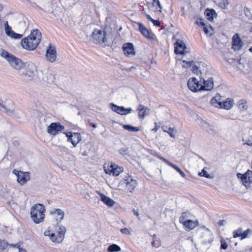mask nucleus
Here are the masks:
<instances>
[{
    "label": "nucleus",
    "mask_w": 252,
    "mask_h": 252,
    "mask_svg": "<svg viewBox=\"0 0 252 252\" xmlns=\"http://www.w3.org/2000/svg\"><path fill=\"white\" fill-rule=\"evenodd\" d=\"M158 158H159L160 160H162L164 162L168 164V165H170L171 163V162L165 159V158H163L162 157L160 156H158Z\"/></svg>",
    "instance_id": "nucleus-49"
},
{
    "label": "nucleus",
    "mask_w": 252,
    "mask_h": 252,
    "mask_svg": "<svg viewBox=\"0 0 252 252\" xmlns=\"http://www.w3.org/2000/svg\"><path fill=\"white\" fill-rule=\"evenodd\" d=\"M174 52L177 55H183L186 53V45L185 42L181 40L177 39L175 43Z\"/></svg>",
    "instance_id": "nucleus-11"
},
{
    "label": "nucleus",
    "mask_w": 252,
    "mask_h": 252,
    "mask_svg": "<svg viewBox=\"0 0 252 252\" xmlns=\"http://www.w3.org/2000/svg\"><path fill=\"white\" fill-rule=\"evenodd\" d=\"M174 132V129L173 128L169 127L168 128L167 133H168L171 137L174 138L175 137V135Z\"/></svg>",
    "instance_id": "nucleus-45"
},
{
    "label": "nucleus",
    "mask_w": 252,
    "mask_h": 252,
    "mask_svg": "<svg viewBox=\"0 0 252 252\" xmlns=\"http://www.w3.org/2000/svg\"><path fill=\"white\" fill-rule=\"evenodd\" d=\"M218 97H220V94H218V95H216L215 97H214L211 100V104H212V105L213 106H214L215 107H220V106H219V104H218V102H217V98Z\"/></svg>",
    "instance_id": "nucleus-36"
},
{
    "label": "nucleus",
    "mask_w": 252,
    "mask_h": 252,
    "mask_svg": "<svg viewBox=\"0 0 252 252\" xmlns=\"http://www.w3.org/2000/svg\"><path fill=\"white\" fill-rule=\"evenodd\" d=\"M161 128L164 132H167L168 128L167 126H163Z\"/></svg>",
    "instance_id": "nucleus-60"
},
{
    "label": "nucleus",
    "mask_w": 252,
    "mask_h": 252,
    "mask_svg": "<svg viewBox=\"0 0 252 252\" xmlns=\"http://www.w3.org/2000/svg\"><path fill=\"white\" fill-rule=\"evenodd\" d=\"M123 171V168L121 167H118L116 166L115 164H114L113 166V170L112 172V175L115 176H118Z\"/></svg>",
    "instance_id": "nucleus-28"
},
{
    "label": "nucleus",
    "mask_w": 252,
    "mask_h": 252,
    "mask_svg": "<svg viewBox=\"0 0 252 252\" xmlns=\"http://www.w3.org/2000/svg\"><path fill=\"white\" fill-rule=\"evenodd\" d=\"M146 16L147 18L149 20H150V21H151V22H152V20H153V18L151 17V16H150V15H149V14H146Z\"/></svg>",
    "instance_id": "nucleus-62"
},
{
    "label": "nucleus",
    "mask_w": 252,
    "mask_h": 252,
    "mask_svg": "<svg viewBox=\"0 0 252 252\" xmlns=\"http://www.w3.org/2000/svg\"><path fill=\"white\" fill-rule=\"evenodd\" d=\"M5 30V33L6 35H9V32L12 31V28L11 27H9V28H6V29H4Z\"/></svg>",
    "instance_id": "nucleus-56"
},
{
    "label": "nucleus",
    "mask_w": 252,
    "mask_h": 252,
    "mask_svg": "<svg viewBox=\"0 0 252 252\" xmlns=\"http://www.w3.org/2000/svg\"><path fill=\"white\" fill-rule=\"evenodd\" d=\"M237 177L240 179L243 184L248 188L250 187V184L252 183V171L248 170L245 174H242L240 173L237 174Z\"/></svg>",
    "instance_id": "nucleus-5"
},
{
    "label": "nucleus",
    "mask_w": 252,
    "mask_h": 252,
    "mask_svg": "<svg viewBox=\"0 0 252 252\" xmlns=\"http://www.w3.org/2000/svg\"><path fill=\"white\" fill-rule=\"evenodd\" d=\"M121 251V248L116 244H112L108 248V251L110 252H118Z\"/></svg>",
    "instance_id": "nucleus-30"
},
{
    "label": "nucleus",
    "mask_w": 252,
    "mask_h": 252,
    "mask_svg": "<svg viewBox=\"0 0 252 252\" xmlns=\"http://www.w3.org/2000/svg\"><path fill=\"white\" fill-rule=\"evenodd\" d=\"M132 212H133L134 215L136 216L138 218L139 216V213L137 210H135V209H133L132 210Z\"/></svg>",
    "instance_id": "nucleus-59"
},
{
    "label": "nucleus",
    "mask_w": 252,
    "mask_h": 252,
    "mask_svg": "<svg viewBox=\"0 0 252 252\" xmlns=\"http://www.w3.org/2000/svg\"><path fill=\"white\" fill-rule=\"evenodd\" d=\"M169 166L175 169L178 173L180 172L181 170L180 168H179L177 166L172 163H171Z\"/></svg>",
    "instance_id": "nucleus-51"
},
{
    "label": "nucleus",
    "mask_w": 252,
    "mask_h": 252,
    "mask_svg": "<svg viewBox=\"0 0 252 252\" xmlns=\"http://www.w3.org/2000/svg\"><path fill=\"white\" fill-rule=\"evenodd\" d=\"M189 89L193 92H197L202 91V85L199 83V81L195 77L189 79L188 82Z\"/></svg>",
    "instance_id": "nucleus-9"
},
{
    "label": "nucleus",
    "mask_w": 252,
    "mask_h": 252,
    "mask_svg": "<svg viewBox=\"0 0 252 252\" xmlns=\"http://www.w3.org/2000/svg\"><path fill=\"white\" fill-rule=\"evenodd\" d=\"M204 85H202V90L211 91L214 87L213 79L212 77H209L207 80L203 81Z\"/></svg>",
    "instance_id": "nucleus-21"
},
{
    "label": "nucleus",
    "mask_w": 252,
    "mask_h": 252,
    "mask_svg": "<svg viewBox=\"0 0 252 252\" xmlns=\"http://www.w3.org/2000/svg\"><path fill=\"white\" fill-rule=\"evenodd\" d=\"M57 57V53L56 47L49 44L46 52V58L47 61L51 63L55 62Z\"/></svg>",
    "instance_id": "nucleus-8"
},
{
    "label": "nucleus",
    "mask_w": 252,
    "mask_h": 252,
    "mask_svg": "<svg viewBox=\"0 0 252 252\" xmlns=\"http://www.w3.org/2000/svg\"><path fill=\"white\" fill-rule=\"evenodd\" d=\"M189 215V213L187 212H184L182 213V214L181 217L179 218V221L181 223H183L186 220H185L186 218L188 217V215Z\"/></svg>",
    "instance_id": "nucleus-37"
},
{
    "label": "nucleus",
    "mask_w": 252,
    "mask_h": 252,
    "mask_svg": "<svg viewBox=\"0 0 252 252\" xmlns=\"http://www.w3.org/2000/svg\"><path fill=\"white\" fill-rule=\"evenodd\" d=\"M245 144L250 146H252V136L249 138V139L246 141Z\"/></svg>",
    "instance_id": "nucleus-52"
},
{
    "label": "nucleus",
    "mask_w": 252,
    "mask_h": 252,
    "mask_svg": "<svg viewBox=\"0 0 252 252\" xmlns=\"http://www.w3.org/2000/svg\"><path fill=\"white\" fill-rule=\"evenodd\" d=\"M8 63L11 66L16 70H20L24 66L22 60L16 58L15 56H12V57H11V59Z\"/></svg>",
    "instance_id": "nucleus-12"
},
{
    "label": "nucleus",
    "mask_w": 252,
    "mask_h": 252,
    "mask_svg": "<svg viewBox=\"0 0 252 252\" xmlns=\"http://www.w3.org/2000/svg\"><path fill=\"white\" fill-rule=\"evenodd\" d=\"M243 42L237 33L235 34L232 37V48L234 50H239L242 47Z\"/></svg>",
    "instance_id": "nucleus-16"
},
{
    "label": "nucleus",
    "mask_w": 252,
    "mask_h": 252,
    "mask_svg": "<svg viewBox=\"0 0 252 252\" xmlns=\"http://www.w3.org/2000/svg\"><path fill=\"white\" fill-rule=\"evenodd\" d=\"M202 21V19H199L196 21V24L199 26L200 27H204V26H206V24L204 23Z\"/></svg>",
    "instance_id": "nucleus-48"
},
{
    "label": "nucleus",
    "mask_w": 252,
    "mask_h": 252,
    "mask_svg": "<svg viewBox=\"0 0 252 252\" xmlns=\"http://www.w3.org/2000/svg\"><path fill=\"white\" fill-rule=\"evenodd\" d=\"M123 128L128 131L136 132L139 130V128L137 127H134L131 125H123Z\"/></svg>",
    "instance_id": "nucleus-31"
},
{
    "label": "nucleus",
    "mask_w": 252,
    "mask_h": 252,
    "mask_svg": "<svg viewBox=\"0 0 252 252\" xmlns=\"http://www.w3.org/2000/svg\"><path fill=\"white\" fill-rule=\"evenodd\" d=\"M64 129V126L60 123H52L47 127V132L55 136L61 132Z\"/></svg>",
    "instance_id": "nucleus-7"
},
{
    "label": "nucleus",
    "mask_w": 252,
    "mask_h": 252,
    "mask_svg": "<svg viewBox=\"0 0 252 252\" xmlns=\"http://www.w3.org/2000/svg\"><path fill=\"white\" fill-rule=\"evenodd\" d=\"M229 3L228 0H222L220 3V5L222 8L225 9L227 8Z\"/></svg>",
    "instance_id": "nucleus-40"
},
{
    "label": "nucleus",
    "mask_w": 252,
    "mask_h": 252,
    "mask_svg": "<svg viewBox=\"0 0 252 252\" xmlns=\"http://www.w3.org/2000/svg\"><path fill=\"white\" fill-rule=\"evenodd\" d=\"M198 221H195L190 220H187L183 223V225L187 228L188 231L193 229L198 225Z\"/></svg>",
    "instance_id": "nucleus-24"
},
{
    "label": "nucleus",
    "mask_w": 252,
    "mask_h": 252,
    "mask_svg": "<svg viewBox=\"0 0 252 252\" xmlns=\"http://www.w3.org/2000/svg\"><path fill=\"white\" fill-rule=\"evenodd\" d=\"M8 245V244L7 241L4 240H1L0 239V250H5Z\"/></svg>",
    "instance_id": "nucleus-38"
},
{
    "label": "nucleus",
    "mask_w": 252,
    "mask_h": 252,
    "mask_svg": "<svg viewBox=\"0 0 252 252\" xmlns=\"http://www.w3.org/2000/svg\"><path fill=\"white\" fill-rule=\"evenodd\" d=\"M123 185L125 186L126 191L132 192L137 186V182L136 180L129 176L127 179L122 180L119 186Z\"/></svg>",
    "instance_id": "nucleus-4"
},
{
    "label": "nucleus",
    "mask_w": 252,
    "mask_h": 252,
    "mask_svg": "<svg viewBox=\"0 0 252 252\" xmlns=\"http://www.w3.org/2000/svg\"><path fill=\"white\" fill-rule=\"evenodd\" d=\"M10 246L17 248L19 250V252H27L26 250L25 249H22L20 248V246L19 245H18V244L16 245H11Z\"/></svg>",
    "instance_id": "nucleus-47"
},
{
    "label": "nucleus",
    "mask_w": 252,
    "mask_h": 252,
    "mask_svg": "<svg viewBox=\"0 0 252 252\" xmlns=\"http://www.w3.org/2000/svg\"><path fill=\"white\" fill-rule=\"evenodd\" d=\"M152 22L156 26L158 27L160 26V22L158 20L153 19V20H152Z\"/></svg>",
    "instance_id": "nucleus-54"
},
{
    "label": "nucleus",
    "mask_w": 252,
    "mask_h": 252,
    "mask_svg": "<svg viewBox=\"0 0 252 252\" xmlns=\"http://www.w3.org/2000/svg\"><path fill=\"white\" fill-rule=\"evenodd\" d=\"M119 152L120 154L122 155L125 157H129L130 156L128 152V148L126 147H123L120 148L119 150Z\"/></svg>",
    "instance_id": "nucleus-35"
},
{
    "label": "nucleus",
    "mask_w": 252,
    "mask_h": 252,
    "mask_svg": "<svg viewBox=\"0 0 252 252\" xmlns=\"http://www.w3.org/2000/svg\"><path fill=\"white\" fill-rule=\"evenodd\" d=\"M252 233V230L250 229H247L246 230L243 232L242 239L247 238L249 235Z\"/></svg>",
    "instance_id": "nucleus-43"
},
{
    "label": "nucleus",
    "mask_w": 252,
    "mask_h": 252,
    "mask_svg": "<svg viewBox=\"0 0 252 252\" xmlns=\"http://www.w3.org/2000/svg\"><path fill=\"white\" fill-rule=\"evenodd\" d=\"M152 246L155 248H158L160 246V243L158 239H157L156 234L153 236V241L152 242Z\"/></svg>",
    "instance_id": "nucleus-32"
},
{
    "label": "nucleus",
    "mask_w": 252,
    "mask_h": 252,
    "mask_svg": "<svg viewBox=\"0 0 252 252\" xmlns=\"http://www.w3.org/2000/svg\"><path fill=\"white\" fill-rule=\"evenodd\" d=\"M64 133L68 138L67 140L70 141L74 147L81 140V136L80 133L69 132Z\"/></svg>",
    "instance_id": "nucleus-10"
},
{
    "label": "nucleus",
    "mask_w": 252,
    "mask_h": 252,
    "mask_svg": "<svg viewBox=\"0 0 252 252\" xmlns=\"http://www.w3.org/2000/svg\"><path fill=\"white\" fill-rule=\"evenodd\" d=\"M226 223V221L225 220H220L218 222V224L219 226H223Z\"/></svg>",
    "instance_id": "nucleus-55"
},
{
    "label": "nucleus",
    "mask_w": 252,
    "mask_h": 252,
    "mask_svg": "<svg viewBox=\"0 0 252 252\" xmlns=\"http://www.w3.org/2000/svg\"><path fill=\"white\" fill-rule=\"evenodd\" d=\"M35 66L33 64H29L27 67L26 68L25 71L23 73V75L25 77V79L28 80H31L33 79L35 73H34Z\"/></svg>",
    "instance_id": "nucleus-13"
},
{
    "label": "nucleus",
    "mask_w": 252,
    "mask_h": 252,
    "mask_svg": "<svg viewBox=\"0 0 252 252\" xmlns=\"http://www.w3.org/2000/svg\"><path fill=\"white\" fill-rule=\"evenodd\" d=\"M220 249L223 250H226L228 247V245L226 242L225 240L223 239L220 240Z\"/></svg>",
    "instance_id": "nucleus-41"
},
{
    "label": "nucleus",
    "mask_w": 252,
    "mask_h": 252,
    "mask_svg": "<svg viewBox=\"0 0 252 252\" xmlns=\"http://www.w3.org/2000/svg\"><path fill=\"white\" fill-rule=\"evenodd\" d=\"M203 31L206 34H208L209 33V30L206 25L203 27Z\"/></svg>",
    "instance_id": "nucleus-58"
},
{
    "label": "nucleus",
    "mask_w": 252,
    "mask_h": 252,
    "mask_svg": "<svg viewBox=\"0 0 252 252\" xmlns=\"http://www.w3.org/2000/svg\"><path fill=\"white\" fill-rule=\"evenodd\" d=\"M125 115H126L131 112L132 109L131 108H125Z\"/></svg>",
    "instance_id": "nucleus-57"
},
{
    "label": "nucleus",
    "mask_w": 252,
    "mask_h": 252,
    "mask_svg": "<svg viewBox=\"0 0 252 252\" xmlns=\"http://www.w3.org/2000/svg\"><path fill=\"white\" fill-rule=\"evenodd\" d=\"M183 62L186 64L187 65H183V67L184 68H188V67H190L191 65H192L193 63H194V61H189L187 62L185 60L183 61Z\"/></svg>",
    "instance_id": "nucleus-44"
},
{
    "label": "nucleus",
    "mask_w": 252,
    "mask_h": 252,
    "mask_svg": "<svg viewBox=\"0 0 252 252\" xmlns=\"http://www.w3.org/2000/svg\"><path fill=\"white\" fill-rule=\"evenodd\" d=\"M7 35L14 39H20L23 36L22 34L15 33L13 30L9 32V35Z\"/></svg>",
    "instance_id": "nucleus-33"
},
{
    "label": "nucleus",
    "mask_w": 252,
    "mask_h": 252,
    "mask_svg": "<svg viewBox=\"0 0 252 252\" xmlns=\"http://www.w3.org/2000/svg\"><path fill=\"white\" fill-rule=\"evenodd\" d=\"M0 106L4 109V110L5 111V112L8 114L9 115H12V114H13V111H12V110H8L7 109V108L6 107V106L5 105H4L3 104H1L0 102Z\"/></svg>",
    "instance_id": "nucleus-46"
},
{
    "label": "nucleus",
    "mask_w": 252,
    "mask_h": 252,
    "mask_svg": "<svg viewBox=\"0 0 252 252\" xmlns=\"http://www.w3.org/2000/svg\"><path fill=\"white\" fill-rule=\"evenodd\" d=\"M113 166L114 164H112V163L110 165L105 164L103 168L105 173L109 175L112 174L113 170Z\"/></svg>",
    "instance_id": "nucleus-29"
},
{
    "label": "nucleus",
    "mask_w": 252,
    "mask_h": 252,
    "mask_svg": "<svg viewBox=\"0 0 252 252\" xmlns=\"http://www.w3.org/2000/svg\"><path fill=\"white\" fill-rule=\"evenodd\" d=\"M91 40L96 44H104L106 45L107 39L105 32L101 30L95 29L91 35Z\"/></svg>",
    "instance_id": "nucleus-3"
},
{
    "label": "nucleus",
    "mask_w": 252,
    "mask_h": 252,
    "mask_svg": "<svg viewBox=\"0 0 252 252\" xmlns=\"http://www.w3.org/2000/svg\"><path fill=\"white\" fill-rule=\"evenodd\" d=\"M123 49L125 54L128 57L133 56L135 55L134 46L132 43L128 42L125 43L123 46Z\"/></svg>",
    "instance_id": "nucleus-15"
},
{
    "label": "nucleus",
    "mask_w": 252,
    "mask_h": 252,
    "mask_svg": "<svg viewBox=\"0 0 252 252\" xmlns=\"http://www.w3.org/2000/svg\"><path fill=\"white\" fill-rule=\"evenodd\" d=\"M30 180V174L28 172H22L21 174L18 176L17 181L21 185H23Z\"/></svg>",
    "instance_id": "nucleus-18"
},
{
    "label": "nucleus",
    "mask_w": 252,
    "mask_h": 252,
    "mask_svg": "<svg viewBox=\"0 0 252 252\" xmlns=\"http://www.w3.org/2000/svg\"><path fill=\"white\" fill-rule=\"evenodd\" d=\"M4 29H6V28H9L10 27V26H9L7 21H6L4 22Z\"/></svg>",
    "instance_id": "nucleus-61"
},
{
    "label": "nucleus",
    "mask_w": 252,
    "mask_h": 252,
    "mask_svg": "<svg viewBox=\"0 0 252 252\" xmlns=\"http://www.w3.org/2000/svg\"><path fill=\"white\" fill-rule=\"evenodd\" d=\"M179 173L183 177H185L186 174L184 173V172L181 170Z\"/></svg>",
    "instance_id": "nucleus-63"
},
{
    "label": "nucleus",
    "mask_w": 252,
    "mask_h": 252,
    "mask_svg": "<svg viewBox=\"0 0 252 252\" xmlns=\"http://www.w3.org/2000/svg\"><path fill=\"white\" fill-rule=\"evenodd\" d=\"M120 231L124 234H130V232L126 227L121 229Z\"/></svg>",
    "instance_id": "nucleus-50"
},
{
    "label": "nucleus",
    "mask_w": 252,
    "mask_h": 252,
    "mask_svg": "<svg viewBox=\"0 0 252 252\" xmlns=\"http://www.w3.org/2000/svg\"><path fill=\"white\" fill-rule=\"evenodd\" d=\"M22 171H18L16 169H14L13 171H12V173L14 175H15L18 178V176H19L21 173H22Z\"/></svg>",
    "instance_id": "nucleus-53"
},
{
    "label": "nucleus",
    "mask_w": 252,
    "mask_h": 252,
    "mask_svg": "<svg viewBox=\"0 0 252 252\" xmlns=\"http://www.w3.org/2000/svg\"><path fill=\"white\" fill-rule=\"evenodd\" d=\"M42 80L44 82H47L48 84H51L54 82L55 77L51 71H47V72L43 73Z\"/></svg>",
    "instance_id": "nucleus-19"
},
{
    "label": "nucleus",
    "mask_w": 252,
    "mask_h": 252,
    "mask_svg": "<svg viewBox=\"0 0 252 252\" xmlns=\"http://www.w3.org/2000/svg\"><path fill=\"white\" fill-rule=\"evenodd\" d=\"M199 176L205 177L207 178L210 179L211 178L210 174L208 173V172L205 170V169H203L202 172L199 173L198 174Z\"/></svg>",
    "instance_id": "nucleus-42"
},
{
    "label": "nucleus",
    "mask_w": 252,
    "mask_h": 252,
    "mask_svg": "<svg viewBox=\"0 0 252 252\" xmlns=\"http://www.w3.org/2000/svg\"><path fill=\"white\" fill-rule=\"evenodd\" d=\"M205 14L207 19L210 22L213 21L214 17L217 15L216 12L213 9H207L205 11Z\"/></svg>",
    "instance_id": "nucleus-26"
},
{
    "label": "nucleus",
    "mask_w": 252,
    "mask_h": 252,
    "mask_svg": "<svg viewBox=\"0 0 252 252\" xmlns=\"http://www.w3.org/2000/svg\"><path fill=\"white\" fill-rule=\"evenodd\" d=\"M58 235H56L54 233H51L50 238L52 242L60 243L64 239L66 229L64 226H59V230H58Z\"/></svg>",
    "instance_id": "nucleus-6"
},
{
    "label": "nucleus",
    "mask_w": 252,
    "mask_h": 252,
    "mask_svg": "<svg viewBox=\"0 0 252 252\" xmlns=\"http://www.w3.org/2000/svg\"><path fill=\"white\" fill-rule=\"evenodd\" d=\"M138 25L140 32L144 36L150 39H154V34L142 23H138Z\"/></svg>",
    "instance_id": "nucleus-14"
},
{
    "label": "nucleus",
    "mask_w": 252,
    "mask_h": 252,
    "mask_svg": "<svg viewBox=\"0 0 252 252\" xmlns=\"http://www.w3.org/2000/svg\"><path fill=\"white\" fill-rule=\"evenodd\" d=\"M41 33L37 29L32 30L31 34L21 41L22 47L28 50H34L40 42Z\"/></svg>",
    "instance_id": "nucleus-1"
},
{
    "label": "nucleus",
    "mask_w": 252,
    "mask_h": 252,
    "mask_svg": "<svg viewBox=\"0 0 252 252\" xmlns=\"http://www.w3.org/2000/svg\"><path fill=\"white\" fill-rule=\"evenodd\" d=\"M243 230L241 228H239V229L233 231V237L237 238L238 237H241V239L242 240V235H243Z\"/></svg>",
    "instance_id": "nucleus-34"
},
{
    "label": "nucleus",
    "mask_w": 252,
    "mask_h": 252,
    "mask_svg": "<svg viewBox=\"0 0 252 252\" xmlns=\"http://www.w3.org/2000/svg\"><path fill=\"white\" fill-rule=\"evenodd\" d=\"M0 55L1 57L5 58L8 62L10 60L11 57H12L13 56L12 55L10 54L6 51L3 49H1L0 51Z\"/></svg>",
    "instance_id": "nucleus-27"
},
{
    "label": "nucleus",
    "mask_w": 252,
    "mask_h": 252,
    "mask_svg": "<svg viewBox=\"0 0 252 252\" xmlns=\"http://www.w3.org/2000/svg\"><path fill=\"white\" fill-rule=\"evenodd\" d=\"M110 106L112 110L118 114L124 115L125 108L123 106H119L114 103H110Z\"/></svg>",
    "instance_id": "nucleus-23"
},
{
    "label": "nucleus",
    "mask_w": 252,
    "mask_h": 252,
    "mask_svg": "<svg viewBox=\"0 0 252 252\" xmlns=\"http://www.w3.org/2000/svg\"><path fill=\"white\" fill-rule=\"evenodd\" d=\"M45 211V206L42 204H36L32 207L31 217L35 223H39L43 220Z\"/></svg>",
    "instance_id": "nucleus-2"
},
{
    "label": "nucleus",
    "mask_w": 252,
    "mask_h": 252,
    "mask_svg": "<svg viewBox=\"0 0 252 252\" xmlns=\"http://www.w3.org/2000/svg\"><path fill=\"white\" fill-rule=\"evenodd\" d=\"M50 213L53 215H57V220L58 221H61L64 218V212L60 209H54L50 212Z\"/></svg>",
    "instance_id": "nucleus-22"
},
{
    "label": "nucleus",
    "mask_w": 252,
    "mask_h": 252,
    "mask_svg": "<svg viewBox=\"0 0 252 252\" xmlns=\"http://www.w3.org/2000/svg\"><path fill=\"white\" fill-rule=\"evenodd\" d=\"M218 104L220 108L229 109L232 107L233 101L227 99V100L224 102H219Z\"/></svg>",
    "instance_id": "nucleus-25"
},
{
    "label": "nucleus",
    "mask_w": 252,
    "mask_h": 252,
    "mask_svg": "<svg viewBox=\"0 0 252 252\" xmlns=\"http://www.w3.org/2000/svg\"><path fill=\"white\" fill-rule=\"evenodd\" d=\"M137 111L139 112V118L143 119L146 116L149 114V109L142 104H139L137 108Z\"/></svg>",
    "instance_id": "nucleus-20"
},
{
    "label": "nucleus",
    "mask_w": 252,
    "mask_h": 252,
    "mask_svg": "<svg viewBox=\"0 0 252 252\" xmlns=\"http://www.w3.org/2000/svg\"><path fill=\"white\" fill-rule=\"evenodd\" d=\"M153 4L154 6H158V7H156V10L161 11V9L162 8L161 5L160 4V2L159 0H153Z\"/></svg>",
    "instance_id": "nucleus-39"
},
{
    "label": "nucleus",
    "mask_w": 252,
    "mask_h": 252,
    "mask_svg": "<svg viewBox=\"0 0 252 252\" xmlns=\"http://www.w3.org/2000/svg\"><path fill=\"white\" fill-rule=\"evenodd\" d=\"M96 193L99 195L101 200L108 207H112L114 205L115 202L110 197L105 195L98 191H96Z\"/></svg>",
    "instance_id": "nucleus-17"
},
{
    "label": "nucleus",
    "mask_w": 252,
    "mask_h": 252,
    "mask_svg": "<svg viewBox=\"0 0 252 252\" xmlns=\"http://www.w3.org/2000/svg\"><path fill=\"white\" fill-rule=\"evenodd\" d=\"M44 234H45V236H49L50 237L51 234H50L49 231H46V232H44Z\"/></svg>",
    "instance_id": "nucleus-64"
}]
</instances>
